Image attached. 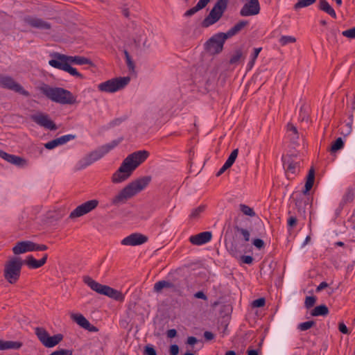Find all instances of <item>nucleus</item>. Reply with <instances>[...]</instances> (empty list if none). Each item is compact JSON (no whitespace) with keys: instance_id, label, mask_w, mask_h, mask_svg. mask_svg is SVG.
Masks as SVG:
<instances>
[{"instance_id":"nucleus-16","label":"nucleus","mask_w":355,"mask_h":355,"mask_svg":"<svg viewBox=\"0 0 355 355\" xmlns=\"http://www.w3.org/2000/svg\"><path fill=\"white\" fill-rule=\"evenodd\" d=\"M148 237L140 233H133L125 237L121 241V244L123 245H139L145 243L148 241Z\"/></svg>"},{"instance_id":"nucleus-31","label":"nucleus","mask_w":355,"mask_h":355,"mask_svg":"<svg viewBox=\"0 0 355 355\" xmlns=\"http://www.w3.org/2000/svg\"><path fill=\"white\" fill-rule=\"evenodd\" d=\"M175 285L168 281L162 280L156 282L154 284V291L156 293H160L163 288H174Z\"/></svg>"},{"instance_id":"nucleus-64","label":"nucleus","mask_w":355,"mask_h":355,"mask_svg":"<svg viewBox=\"0 0 355 355\" xmlns=\"http://www.w3.org/2000/svg\"><path fill=\"white\" fill-rule=\"evenodd\" d=\"M248 355H259L257 350L256 349H248L247 351Z\"/></svg>"},{"instance_id":"nucleus-44","label":"nucleus","mask_w":355,"mask_h":355,"mask_svg":"<svg viewBox=\"0 0 355 355\" xmlns=\"http://www.w3.org/2000/svg\"><path fill=\"white\" fill-rule=\"evenodd\" d=\"M144 355H157V352L152 345H146L144 347Z\"/></svg>"},{"instance_id":"nucleus-18","label":"nucleus","mask_w":355,"mask_h":355,"mask_svg":"<svg viewBox=\"0 0 355 355\" xmlns=\"http://www.w3.org/2000/svg\"><path fill=\"white\" fill-rule=\"evenodd\" d=\"M34 251V242L31 241H23L17 242L12 248V252L15 255Z\"/></svg>"},{"instance_id":"nucleus-19","label":"nucleus","mask_w":355,"mask_h":355,"mask_svg":"<svg viewBox=\"0 0 355 355\" xmlns=\"http://www.w3.org/2000/svg\"><path fill=\"white\" fill-rule=\"evenodd\" d=\"M25 21L30 26L42 30H49L51 28V24L40 18L27 17L25 18Z\"/></svg>"},{"instance_id":"nucleus-9","label":"nucleus","mask_w":355,"mask_h":355,"mask_svg":"<svg viewBox=\"0 0 355 355\" xmlns=\"http://www.w3.org/2000/svg\"><path fill=\"white\" fill-rule=\"evenodd\" d=\"M227 39L225 33H216L205 43V49L210 55L219 54L222 52L223 45Z\"/></svg>"},{"instance_id":"nucleus-2","label":"nucleus","mask_w":355,"mask_h":355,"mask_svg":"<svg viewBox=\"0 0 355 355\" xmlns=\"http://www.w3.org/2000/svg\"><path fill=\"white\" fill-rule=\"evenodd\" d=\"M150 181L151 177L144 176L130 182L110 199L111 205L119 207L125 204L128 200L143 191Z\"/></svg>"},{"instance_id":"nucleus-32","label":"nucleus","mask_w":355,"mask_h":355,"mask_svg":"<svg viewBox=\"0 0 355 355\" xmlns=\"http://www.w3.org/2000/svg\"><path fill=\"white\" fill-rule=\"evenodd\" d=\"M206 208L207 206L205 205H201L199 207L193 209L189 215V219L192 220H198L200 218L201 214L205 212Z\"/></svg>"},{"instance_id":"nucleus-41","label":"nucleus","mask_w":355,"mask_h":355,"mask_svg":"<svg viewBox=\"0 0 355 355\" xmlns=\"http://www.w3.org/2000/svg\"><path fill=\"white\" fill-rule=\"evenodd\" d=\"M296 42V38L293 36H282L279 39V43L282 46H285L289 43H294Z\"/></svg>"},{"instance_id":"nucleus-26","label":"nucleus","mask_w":355,"mask_h":355,"mask_svg":"<svg viewBox=\"0 0 355 355\" xmlns=\"http://www.w3.org/2000/svg\"><path fill=\"white\" fill-rule=\"evenodd\" d=\"M249 22L245 20H241L237 22L232 28H231L227 33H225L227 38H231L237 35L242 29H243Z\"/></svg>"},{"instance_id":"nucleus-8","label":"nucleus","mask_w":355,"mask_h":355,"mask_svg":"<svg viewBox=\"0 0 355 355\" xmlns=\"http://www.w3.org/2000/svg\"><path fill=\"white\" fill-rule=\"evenodd\" d=\"M130 81L128 76L114 78L100 83L98 89L103 92L114 93L125 88Z\"/></svg>"},{"instance_id":"nucleus-34","label":"nucleus","mask_w":355,"mask_h":355,"mask_svg":"<svg viewBox=\"0 0 355 355\" xmlns=\"http://www.w3.org/2000/svg\"><path fill=\"white\" fill-rule=\"evenodd\" d=\"M315 1L316 0H298L294 5L293 8L297 10L302 8L308 7L313 4Z\"/></svg>"},{"instance_id":"nucleus-51","label":"nucleus","mask_w":355,"mask_h":355,"mask_svg":"<svg viewBox=\"0 0 355 355\" xmlns=\"http://www.w3.org/2000/svg\"><path fill=\"white\" fill-rule=\"evenodd\" d=\"M46 250H48L47 245L34 243V251H45Z\"/></svg>"},{"instance_id":"nucleus-12","label":"nucleus","mask_w":355,"mask_h":355,"mask_svg":"<svg viewBox=\"0 0 355 355\" xmlns=\"http://www.w3.org/2000/svg\"><path fill=\"white\" fill-rule=\"evenodd\" d=\"M0 86L2 88L14 91L26 97L30 96V93L9 76H2L0 74Z\"/></svg>"},{"instance_id":"nucleus-57","label":"nucleus","mask_w":355,"mask_h":355,"mask_svg":"<svg viewBox=\"0 0 355 355\" xmlns=\"http://www.w3.org/2000/svg\"><path fill=\"white\" fill-rule=\"evenodd\" d=\"M194 297L198 299L207 300V295L202 291H198L194 294Z\"/></svg>"},{"instance_id":"nucleus-42","label":"nucleus","mask_w":355,"mask_h":355,"mask_svg":"<svg viewBox=\"0 0 355 355\" xmlns=\"http://www.w3.org/2000/svg\"><path fill=\"white\" fill-rule=\"evenodd\" d=\"M238 153H239V149L238 148L234 149L230 155V156L227 158V159L226 160L225 163H227V164H228L229 166H232L238 156Z\"/></svg>"},{"instance_id":"nucleus-54","label":"nucleus","mask_w":355,"mask_h":355,"mask_svg":"<svg viewBox=\"0 0 355 355\" xmlns=\"http://www.w3.org/2000/svg\"><path fill=\"white\" fill-rule=\"evenodd\" d=\"M338 329H339V331L341 333H343L344 334H349V330H348L347 327L343 322L339 323V324H338Z\"/></svg>"},{"instance_id":"nucleus-25","label":"nucleus","mask_w":355,"mask_h":355,"mask_svg":"<svg viewBox=\"0 0 355 355\" xmlns=\"http://www.w3.org/2000/svg\"><path fill=\"white\" fill-rule=\"evenodd\" d=\"M246 57V53L241 48L236 49L231 55L229 63L232 65H238L243 61Z\"/></svg>"},{"instance_id":"nucleus-58","label":"nucleus","mask_w":355,"mask_h":355,"mask_svg":"<svg viewBox=\"0 0 355 355\" xmlns=\"http://www.w3.org/2000/svg\"><path fill=\"white\" fill-rule=\"evenodd\" d=\"M177 336V331L175 329H171L167 331V336L173 338Z\"/></svg>"},{"instance_id":"nucleus-47","label":"nucleus","mask_w":355,"mask_h":355,"mask_svg":"<svg viewBox=\"0 0 355 355\" xmlns=\"http://www.w3.org/2000/svg\"><path fill=\"white\" fill-rule=\"evenodd\" d=\"M342 35L349 38H355V26L350 29L344 31L342 33Z\"/></svg>"},{"instance_id":"nucleus-4","label":"nucleus","mask_w":355,"mask_h":355,"mask_svg":"<svg viewBox=\"0 0 355 355\" xmlns=\"http://www.w3.org/2000/svg\"><path fill=\"white\" fill-rule=\"evenodd\" d=\"M122 140V137L113 140L110 143L103 145L89 153L80 161V168H84L102 158L105 155L116 147Z\"/></svg>"},{"instance_id":"nucleus-1","label":"nucleus","mask_w":355,"mask_h":355,"mask_svg":"<svg viewBox=\"0 0 355 355\" xmlns=\"http://www.w3.org/2000/svg\"><path fill=\"white\" fill-rule=\"evenodd\" d=\"M149 152L138 150L130 154L122 162L119 169L112 175L113 183H120L130 177L133 171L149 157Z\"/></svg>"},{"instance_id":"nucleus-38","label":"nucleus","mask_w":355,"mask_h":355,"mask_svg":"<svg viewBox=\"0 0 355 355\" xmlns=\"http://www.w3.org/2000/svg\"><path fill=\"white\" fill-rule=\"evenodd\" d=\"M234 228L237 232L240 233L242 235L243 240L245 242L250 241V234L248 230L239 227L238 225L234 226Z\"/></svg>"},{"instance_id":"nucleus-5","label":"nucleus","mask_w":355,"mask_h":355,"mask_svg":"<svg viewBox=\"0 0 355 355\" xmlns=\"http://www.w3.org/2000/svg\"><path fill=\"white\" fill-rule=\"evenodd\" d=\"M23 264L24 261L19 257H12L5 262L3 277L9 284H15L18 282Z\"/></svg>"},{"instance_id":"nucleus-40","label":"nucleus","mask_w":355,"mask_h":355,"mask_svg":"<svg viewBox=\"0 0 355 355\" xmlns=\"http://www.w3.org/2000/svg\"><path fill=\"white\" fill-rule=\"evenodd\" d=\"M123 53L125 55V58L126 61L127 66L130 71H134L135 69V63L132 61L128 51L127 50L123 51Z\"/></svg>"},{"instance_id":"nucleus-62","label":"nucleus","mask_w":355,"mask_h":355,"mask_svg":"<svg viewBox=\"0 0 355 355\" xmlns=\"http://www.w3.org/2000/svg\"><path fill=\"white\" fill-rule=\"evenodd\" d=\"M197 342H198V340H197V338L196 337L189 336L187 338V343L189 345H193L196 344Z\"/></svg>"},{"instance_id":"nucleus-35","label":"nucleus","mask_w":355,"mask_h":355,"mask_svg":"<svg viewBox=\"0 0 355 355\" xmlns=\"http://www.w3.org/2000/svg\"><path fill=\"white\" fill-rule=\"evenodd\" d=\"M343 146H344V142H343L342 138L338 137L331 144V146L330 148V152L331 153H335V152L338 151V150L342 149L343 148Z\"/></svg>"},{"instance_id":"nucleus-45","label":"nucleus","mask_w":355,"mask_h":355,"mask_svg":"<svg viewBox=\"0 0 355 355\" xmlns=\"http://www.w3.org/2000/svg\"><path fill=\"white\" fill-rule=\"evenodd\" d=\"M49 355H73V351L70 349H61L52 352Z\"/></svg>"},{"instance_id":"nucleus-59","label":"nucleus","mask_w":355,"mask_h":355,"mask_svg":"<svg viewBox=\"0 0 355 355\" xmlns=\"http://www.w3.org/2000/svg\"><path fill=\"white\" fill-rule=\"evenodd\" d=\"M84 329L90 332H97L98 331V329L96 327L91 324L89 322V327H85Z\"/></svg>"},{"instance_id":"nucleus-20","label":"nucleus","mask_w":355,"mask_h":355,"mask_svg":"<svg viewBox=\"0 0 355 355\" xmlns=\"http://www.w3.org/2000/svg\"><path fill=\"white\" fill-rule=\"evenodd\" d=\"M55 55H58V57L61 58L62 59H63L64 60L69 62L70 63H73V64H80V65H83V64H89L91 66L94 65L92 61L90 59L87 58L85 57L69 56V55H66L64 54H60L58 53H55Z\"/></svg>"},{"instance_id":"nucleus-46","label":"nucleus","mask_w":355,"mask_h":355,"mask_svg":"<svg viewBox=\"0 0 355 355\" xmlns=\"http://www.w3.org/2000/svg\"><path fill=\"white\" fill-rule=\"evenodd\" d=\"M266 304V300L263 297L259 298L257 300H254L252 302V306L254 308H259L262 307Z\"/></svg>"},{"instance_id":"nucleus-60","label":"nucleus","mask_w":355,"mask_h":355,"mask_svg":"<svg viewBox=\"0 0 355 355\" xmlns=\"http://www.w3.org/2000/svg\"><path fill=\"white\" fill-rule=\"evenodd\" d=\"M204 338L207 340H212L214 338V335L213 333H211V331H205L204 333Z\"/></svg>"},{"instance_id":"nucleus-55","label":"nucleus","mask_w":355,"mask_h":355,"mask_svg":"<svg viewBox=\"0 0 355 355\" xmlns=\"http://www.w3.org/2000/svg\"><path fill=\"white\" fill-rule=\"evenodd\" d=\"M297 218L294 216H291L288 219V225L291 227H294L297 224Z\"/></svg>"},{"instance_id":"nucleus-13","label":"nucleus","mask_w":355,"mask_h":355,"mask_svg":"<svg viewBox=\"0 0 355 355\" xmlns=\"http://www.w3.org/2000/svg\"><path fill=\"white\" fill-rule=\"evenodd\" d=\"M98 200L96 199L88 200L73 209L70 213L69 218H75L87 214L92 210L95 209L98 207Z\"/></svg>"},{"instance_id":"nucleus-29","label":"nucleus","mask_w":355,"mask_h":355,"mask_svg":"<svg viewBox=\"0 0 355 355\" xmlns=\"http://www.w3.org/2000/svg\"><path fill=\"white\" fill-rule=\"evenodd\" d=\"M71 318L83 329L89 327V321L80 313H72Z\"/></svg>"},{"instance_id":"nucleus-39","label":"nucleus","mask_w":355,"mask_h":355,"mask_svg":"<svg viewBox=\"0 0 355 355\" xmlns=\"http://www.w3.org/2000/svg\"><path fill=\"white\" fill-rule=\"evenodd\" d=\"M315 325V322L313 320H310L299 324L297 328L300 331H306Z\"/></svg>"},{"instance_id":"nucleus-48","label":"nucleus","mask_w":355,"mask_h":355,"mask_svg":"<svg viewBox=\"0 0 355 355\" xmlns=\"http://www.w3.org/2000/svg\"><path fill=\"white\" fill-rule=\"evenodd\" d=\"M200 10L197 8L196 6H195L194 7L189 9L188 10H187L184 14V16L186 17H191L192 15H193L194 14H196L197 12H198Z\"/></svg>"},{"instance_id":"nucleus-27","label":"nucleus","mask_w":355,"mask_h":355,"mask_svg":"<svg viewBox=\"0 0 355 355\" xmlns=\"http://www.w3.org/2000/svg\"><path fill=\"white\" fill-rule=\"evenodd\" d=\"M319 10L326 12L334 19L337 17L336 13L332 6L329 3L327 0H319L318 2Z\"/></svg>"},{"instance_id":"nucleus-30","label":"nucleus","mask_w":355,"mask_h":355,"mask_svg":"<svg viewBox=\"0 0 355 355\" xmlns=\"http://www.w3.org/2000/svg\"><path fill=\"white\" fill-rule=\"evenodd\" d=\"M328 314L329 309L324 304L317 306L311 311L312 316H326Z\"/></svg>"},{"instance_id":"nucleus-15","label":"nucleus","mask_w":355,"mask_h":355,"mask_svg":"<svg viewBox=\"0 0 355 355\" xmlns=\"http://www.w3.org/2000/svg\"><path fill=\"white\" fill-rule=\"evenodd\" d=\"M31 119L33 122L46 129L50 130H56L58 129V127L55 125V123L51 119L50 116L46 113H43L41 112H37L35 114H32L31 116Z\"/></svg>"},{"instance_id":"nucleus-23","label":"nucleus","mask_w":355,"mask_h":355,"mask_svg":"<svg viewBox=\"0 0 355 355\" xmlns=\"http://www.w3.org/2000/svg\"><path fill=\"white\" fill-rule=\"evenodd\" d=\"M47 259V254H44L42 259L40 260H37L32 255H30L24 261V263L31 269H36L44 266L46 263Z\"/></svg>"},{"instance_id":"nucleus-63","label":"nucleus","mask_w":355,"mask_h":355,"mask_svg":"<svg viewBox=\"0 0 355 355\" xmlns=\"http://www.w3.org/2000/svg\"><path fill=\"white\" fill-rule=\"evenodd\" d=\"M261 48H255L254 49V53L252 55V60H256L257 58L258 57L259 53L261 52Z\"/></svg>"},{"instance_id":"nucleus-21","label":"nucleus","mask_w":355,"mask_h":355,"mask_svg":"<svg viewBox=\"0 0 355 355\" xmlns=\"http://www.w3.org/2000/svg\"><path fill=\"white\" fill-rule=\"evenodd\" d=\"M212 238L211 232H203L190 236L189 241L196 245H201L208 243Z\"/></svg>"},{"instance_id":"nucleus-17","label":"nucleus","mask_w":355,"mask_h":355,"mask_svg":"<svg viewBox=\"0 0 355 355\" xmlns=\"http://www.w3.org/2000/svg\"><path fill=\"white\" fill-rule=\"evenodd\" d=\"M0 157L10 164L19 167H24L27 165V160L19 156L8 154L6 152L0 150Z\"/></svg>"},{"instance_id":"nucleus-14","label":"nucleus","mask_w":355,"mask_h":355,"mask_svg":"<svg viewBox=\"0 0 355 355\" xmlns=\"http://www.w3.org/2000/svg\"><path fill=\"white\" fill-rule=\"evenodd\" d=\"M315 180V171L313 167H311L309 171V173L306 177V183L304 185V190L303 191V194L300 193V198L296 200L295 205L298 209L299 211H301L302 210L304 212V207H302V204H304V206H306V201L302 202V198H304V195L306 194L313 187V183Z\"/></svg>"},{"instance_id":"nucleus-53","label":"nucleus","mask_w":355,"mask_h":355,"mask_svg":"<svg viewBox=\"0 0 355 355\" xmlns=\"http://www.w3.org/2000/svg\"><path fill=\"white\" fill-rule=\"evenodd\" d=\"M171 355H178L179 353V347L177 345H172L169 350Z\"/></svg>"},{"instance_id":"nucleus-22","label":"nucleus","mask_w":355,"mask_h":355,"mask_svg":"<svg viewBox=\"0 0 355 355\" xmlns=\"http://www.w3.org/2000/svg\"><path fill=\"white\" fill-rule=\"evenodd\" d=\"M75 138V135H66L47 142L44 144V146L46 149L51 150L58 146L63 145Z\"/></svg>"},{"instance_id":"nucleus-56","label":"nucleus","mask_w":355,"mask_h":355,"mask_svg":"<svg viewBox=\"0 0 355 355\" xmlns=\"http://www.w3.org/2000/svg\"><path fill=\"white\" fill-rule=\"evenodd\" d=\"M231 166L225 163L224 165L221 167V168L217 172L216 176L218 177L221 175L227 169L230 168Z\"/></svg>"},{"instance_id":"nucleus-6","label":"nucleus","mask_w":355,"mask_h":355,"mask_svg":"<svg viewBox=\"0 0 355 355\" xmlns=\"http://www.w3.org/2000/svg\"><path fill=\"white\" fill-rule=\"evenodd\" d=\"M83 282L89 286L91 289L99 294L106 295L119 302H123L124 300V295L121 292L109 286L101 284L89 276H85L83 277Z\"/></svg>"},{"instance_id":"nucleus-24","label":"nucleus","mask_w":355,"mask_h":355,"mask_svg":"<svg viewBox=\"0 0 355 355\" xmlns=\"http://www.w3.org/2000/svg\"><path fill=\"white\" fill-rule=\"evenodd\" d=\"M284 165H286V173L288 178H293L296 175L297 168H299L298 162H294L291 157H288L284 161Z\"/></svg>"},{"instance_id":"nucleus-11","label":"nucleus","mask_w":355,"mask_h":355,"mask_svg":"<svg viewBox=\"0 0 355 355\" xmlns=\"http://www.w3.org/2000/svg\"><path fill=\"white\" fill-rule=\"evenodd\" d=\"M55 59L51 60L49 62V64L56 69L68 72L71 76H76V78L83 79L84 76L83 74L79 73L76 69L72 67L70 65V62L62 59L61 58L58 57V55L54 54Z\"/></svg>"},{"instance_id":"nucleus-43","label":"nucleus","mask_w":355,"mask_h":355,"mask_svg":"<svg viewBox=\"0 0 355 355\" xmlns=\"http://www.w3.org/2000/svg\"><path fill=\"white\" fill-rule=\"evenodd\" d=\"M316 302L315 296H307L305 299L304 306L306 309L313 307Z\"/></svg>"},{"instance_id":"nucleus-36","label":"nucleus","mask_w":355,"mask_h":355,"mask_svg":"<svg viewBox=\"0 0 355 355\" xmlns=\"http://www.w3.org/2000/svg\"><path fill=\"white\" fill-rule=\"evenodd\" d=\"M239 208H240L241 211L244 215H246V216H248L250 217H254L256 216V213L254 212L253 209L245 204H241L239 205Z\"/></svg>"},{"instance_id":"nucleus-61","label":"nucleus","mask_w":355,"mask_h":355,"mask_svg":"<svg viewBox=\"0 0 355 355\" xmlns=\"http://www.w3.org/2000/svg\"><path fill=\"white\" fill-rule=\"evenodd\" d=\"M328 286V284L325 282H322L320 284V285L316 288V291L320 292L324 288H327Z\"/></svg>"},{"instance_id":"nucleus-7","label":"nucleus","mask_w":355,"mask_h":355,"mask_svg":"<svg viewBox=\"0 0 355 355\" xmlns=\"http://www.w3.org/2000/svg\"><path fill=\"white\" fill-rule=\"evenodd\" d=\"M228 3L229 0H217L209 15L202 21V26L208 28L218 21L227 10Z\"/></svg>"},{"instance_id":"nucleus-28","label":"nucleus","mask_w":355,"mask_h":355,"mask_svg":"<svg viewBox=\"0 0 355 355\" xmlns=\"http://www.w3.org/2000/svg\"><path fill=\"white\" fill-rule=\"evenodd\" d=\"M22 345V343L18 341L0 340V350L18 349Z\"/></svg>"},{"instance_id":"nucleus-37","label":"nucleus","mask_w":355,"mask_h":355,"mask_svg":"<svg viewBox=\"0 0 355 355\" xmlns=\"http://www.w3.org/2000/svg\"><path fill=\"white\" fill-rule=\"evenodd\" d=\"M354 198V191L352 188L347 189L346 193L343 196V201L344 203H349L353 201Z\"/></svg>"},{"instance_id":"nucleus-50","label":"nucleus","mask_w":355,"mask_h":355,"mask_svg":"<svg viewBox=\"0 0 355 355\" xmlns=\"http://www.w3.org/2000/svg\"><path fill=\"white\" fill-rule=\"evenodd\" d=\"M241 260L244 263L251 264L253 262L254 259L250 255H243L241 257Z\"/></svg>"},{"instance_id":"nucleus-49","label":"nucleus","mask_w":355,"mask_h":355,"mask_svg":"<svg viewBox=\"0 0 355 355\" xmlns=\"http://www.w3.org/2000/svg\"><path fill=\"white\" fill-rule=\"evenodd\" d=\"M253 245L258 249L264 248L265 243L262 239H255L252 242Z\"/></svg>"},{"instance_id":"nucleus-3","label":"nucleus","mask_w":355,"mask_h":355,"mask_svg":"<svg viewBox=\"0 0 355 355\" xmlns=\"http://www.w3.org/2000/svg\"><path fill=\"white\" fill-rule=\"evenodd\" d=\"M40 92L53 102L62 105H73L76 103V98L73 94L62 87H51L42 83L39 87Z\"/></svg>"},{"instance_id":"nucleus-52","label":"nucleus","mask_w":355,"mask_h":355,"mask_svg":"<svg viewBox=\"0 0 355 355\" xmlns=\"http://www.w3.org/2000/svg\"><path fill=\"white\" fill-rule=\"evenodd\" d=\"M209 1L210 0H199L196 6L200 10L205 8Z\"/></svg>"},{"instance_id":"nucleus-10","label":"nucleus","mask_w":355,"mask_h":355,"mask_svg":"<svg viewBox=\"0 0 355 355\" xmlns=\"http://www.w3.org/2000/svg\"><path fill=\"white\" fill-rule=\"evenodd\" d=\"M35 334L41 343L48 348L55 347L63 340L62 334H58L51 336L48 331L43 327L35 328Z\"/></svg>"},{"instance_id":"nucleus-33","label":"nucleus","mask_w":355,"mask_h":355,"mask_svg":"<svg viewBox=\"0 0 355 355\" xmlns=\"http://www.w3.org/2000/svg\"><path fill=\"white\" fill-rule=\"evenodd\" d=\"M287 132L289 133L288 136L293 141H296L299 138V133L297 128L291 123L287 125Z\"/></svg>"}]
</instances>
